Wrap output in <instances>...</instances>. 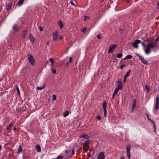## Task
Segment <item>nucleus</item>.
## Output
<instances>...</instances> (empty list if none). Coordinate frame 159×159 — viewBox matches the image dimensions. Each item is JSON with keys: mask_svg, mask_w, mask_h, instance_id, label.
Listing matches in <instances>:
<instances>
[{"mask_svg": "<svg viewBox=\"0 0 159 159\" xmlns=\"http://www.w3.org/2000/svg\"><path fill=\"white\" fill-rule=\"evenodd\" d=\"M89 140H87V141H86L84 142L83 146H84L85 147L87 148H89Z\"/></svg>", "mask_w": 159, "mask_h": 159, "instance_id": "obj_14", "label": "nucleus"}, {"mask_svg": "<svg viewBox=\"0 0 159 159\" xmlns=\"http://www.w3.org/2000/svg\"><path fill=\"white\" fill-rule=\"evenodd\" d=\"M11 3H10L9 4H8V5L6 6V9L7 10H8L9 9H10V7H11Z\"/></svg>", "mask_w": 159, "mask_h": 159, "instance_id": "obj_25", "label": "nucleus"}, {"mask_svg": "<svg viewBox=\"0 0 159 159\" xmlns=\"http://www.w3.org/2000/svg\"><path fill=\"white\" fill-rule=\"evenodd\" d=\"M123 56V55L121 53H120V54H117L116 55V57L118 58H120V57H122V56Z\"/></svg>", "mask_w": 159, "mask_h": 159, "instance_id": "obj_31", "label": "nucleus"}, {"mask_svg": "<svg viewBox=\"0 0 159 159\" xmlns=\"http://www.w3.org/2000/svg\"><path fill=\"white\" fill-rule=\"evenodd\" d=\"M127 77L126 76V75H125L124 77V80L123 81V82L125 83V82Z\"/></svg>", "mask_w": 159, "mask_h": 159, "instance_id": "obj_39", "label": "nucleus"}, {"mask_svg": "<svg viewBox=\"0 0 159 159\" xmlns=\"http://www.w3.org/2000/svg\"><path fill=\"white\" fill-rule=\"evenodd\" d=\"M62 39V36L61 35H60V37L59 38V39L60 40H61Z\"/></svg>", "mask_w": 159, "mask_h": 159, "instance_id": "obj_49", "label": "nucleus"}, {"mask_svg": "<svg viewBox=\"0 0 159 159\" xmlns=\"http://www.w3.org/2000/svg\"><path fill=\"white\" fill-rule=\"evenodd\" d=\"M45 86V84H44L43 86H40V87H39V86H38V87H37V90H42V89H43L44 88Z\"/></svg>", "mask_w": 159, "mask_h": 159, "instance_id": "obj_19", "label": "nucleus"}, {"mask_svg": "<svg viewBox=\"0 0 159 159\" xmlns=\"http://www.w3.org/2000/svg\"><path fill=\"white\" fill-rule=\"evenodd\" d=\"M157 8L158 9H159V3H158L157 4Z\"/></svg>", "mask_w": 159, "mask_h": 159, "instance_id": "obj_55", "label": "nucleus"}, {"mask_svg": "<svg viewBox=\"0 0 159 159\" xmlns=\"http://www.w3.org/2000/svg\"><path fill=\"white\" fill-rule=\"evenodd\" d=\"M74 149H73L72 151V155H74Z\"/></svg>", "mask_w": 159, "mask_h": 159, "instance_id": "obj_51", "label": "nucleus"}, {"mask_svg": "<svg viewBox=\"0 0 159 159\" xmlns=\"http://www.w3.org/2000/svg\"><path fill=\"white\" fill-rule=\"evenodd\" d=\"M127 155L128 157V158L129 159H130V152H127Z\"/></svg>", "mask_w": 159, "mask_h": 159, "instance_id": "obj_34", "label": "nucleus"}, {"mask_svg": "<svg viewBox=\"0 0 159 159\" xmlns=\"http://www.w3.org/2000/svg\"><path fill=\"white\" fill-rule=\"evenodd\" d=\"M155 45L152 43H150L146 46V48L144 49L145 53L147 54H149L151 51V49L155 48Z\"/></svg>", "mask_w": 159, "mask_h": 159, "instance_id": "obj_1", "label": "nucleus"}, {"mask_svg": "<svg viewBox=\"0 0 159 159\" xmlns=\"http://www.w3.org/2000/svg\"><path fill=\"white\" fill-rule=\"evenodd\" d=\"M139 58L140 60L141 61V62L145 64V65H147L148 63V61L146 60V59H144L143 57H141V56H139Z\"/></svg>", "mask_w": 159, "mask_h": 159, "instance_id": "obj_9", "label": "nucleus"}, {"mask_svg": "<svg viewBox=\"0 0 159 159\" xmlns=\"http://www.w3.org/2000/svg\"><path fill=\"white\" fill-rule=\"evenodd\" d=\"M126 1L127 2V3H129V0H126Z\"/></svg>", "mask_w": 159, "mask_h": 159, "instance_id": "obj_56", "label": "nucleus"}, {"mask_svg": "<svg viewBox=\"0 0 159 159\" xmlns=\"http://www.w3.org/2000/svg\"><path fill=\"white\" fill-rule=\"evenodd\" d=\"M65 152H66V153H67L68 152V151H65Z\"/></svg>", "mask_w": 159, "mask_h": 159, "instance_id": "obj_59", "label": "nucleus"}, {"mask_svg": "<svg viewBox=\"0 0 159 159\" xmlns=\"http://www.w3.org/2000/svg\"><path fill=\"white\" fill-rule=\"evenodd\" d=\"M97 37L98 39H101V37L100 36V34H98L97 35Z\"/></svg>", "mask_w": 159, "mask_h": 159, "instance_id": "obj_46", "label": "nucleus"}, {"mask_svg": "<svg viewBox=\"0 0 159 159\" xmlns=\"http://www.w3.org/2000/svg\"><path fill=\"white\" fill-rule=\"evenodd\" d=\"M135 54L137 56H138L139 57V56H140L139 55L137 54V53H136Z\"/></svg>", "mask_w": 159, "mask_h": 159, "instance_id": "obj_57", "label": "nucleus"}, {"mask_svg": "<svg viewBox=\"0 0 159 159\" xmlns=\"http://www.w3.org/2000/svg\"><path fill=\"white\" fill-rule=\"evenodd\" d=\"M22 148L21 146V145H20L19 147V148H18V149L17 153H20V152H22Z\"/></svg>", "mask_w": 159, "mask_h": 159, "instance_id": "obj_22", "label": "nucleus"}, {"mask_svg": "<svg viewBox=\"0 0 159 159\" xmlns=\"http://www.w3.org/2000/svg\"><path fill=\"white\" fill-rule=\"evenodd\" d=\"M150 121H151V123H152L153 125H154V122H153V120H151V119H150Z\"/></svg>", "mask_w": 159, "mask_h": 159, "instance_id": "obj_52", "label": "nucleus"}, {"mask_svg": "<svg viewBox=\"0 0 159 159\" xmlns=\"http://www.w3.org/2000/svg\"><path fill=\"white\" fill-rule=\"evenodd\" d=\"M68 62H66V66H67V65H68Z\"/></svg>", "mask_w": 159, "mask_h": 159, "instance_id": "obj_62", "label": "nucleus"}, {"mask_svg": "<svg viewBox=\"0 0 159 159\" xmlns=\"http://www.w3.org/2000/svg\"><path fill=\"white\" fill-rule=\"evenodd\" d=\"M117 46V45L115 44L111 45L109 47L108 52L109 53H111L113 51Z\"/></svg>", "mask_w": 159, "mask_h": 159, "instance_id": "obj_4", "label": "nucleus"}, {"mask_svg": "<svg viewBox=\"0 0 159 159\" xmlns=\"http://www.w3.org/2000/svg\"><path fill=\"white\" fill-rule=\"evenodd\" d=\"M159 37H157V38H156V41H158L159 40Z\"/></svg>", "mask_w": 159, "mask_h": 159, "instance_id": "obj_53", "label": "nucleus"}, {"mask_svg": "<svg viewBox=\"0 0 159 159\" xmlns=\"http://www.w3.org/2000/svg\"><path fill=\"white\" fill-rule=\"evenodd\" d=\"M105 158V155L103 152H100L98 156V159H104Z\"/></svg>", "mask_w": 159, "mask_h": 159, "instance_id": "obj_10", "label": "nucleus"}, {"mask_svg": "<svg viewBox=\"0 0 159 159\" xmlns=\"http://www.w3.org/2000/svg\"><path fill=\"white\" fill-rule=\"evenodd\" d=\"M132 56L130 55H128L126 56V57L125 58V59H130L132 57Z\"/></svg>", "mask_w": 159, "mask_h": 159, "instance_id": "obj_24", "label": "nucleus"}, {"mask_svg": "<svg viewBox=\"0 0 159 159\" xmlns=\"http://www.w3.org/2000/svg\"><path fill=\"white\" fill-rule=\"evenodd\" d=\"M49 41H48L46 43V44H48H48H49Z\"/></svg>", "mask_w": 159, "mask_h": 159, "instance_id": "obj_61", "label": "nucleus"}, {"mask_svg": "<svg viewBox=\"0 0 159 159\" xmlns=\"http://www.w3.org/2000/svg\"><path fill=\"white\" fill-rule=\"evenodd\" d=\"M87 19L89 20V17H88V16H84V20H85V21H86Z\"/></svg>", "mask_w": 159, "mask_h": 159, "instance_id": "obj_41", "label": "nucleus"}, {"mask_svg": "<svg viewBox=\"0 0 159 159\" xmlns=\"http://www.w3.org/2000/svg\"><path fill=\"white\" fill-rule=\"evenodd\" d=\"M86 29V28H83L81 30L82 32H84Z\"/></svg>", "mask_w": 159, "mask_h": 159, "instance_id": "obj_37", "label": "nucleus"}, {"mask_svg": "<svg viewBox=\"0 0 159 159\" xmlns=\"http://www.w3.org/2000/svg\"><path fill=\"white\" fill-rule=\"evenodd\" d=\"M80 138H85V139H88L89 138V136L88 135L86 134H82L80 136Z\"/></svg>", "mask_w": 159, "mask_h": 159, "instance_id": "obj_17", "label": "nucleus"}, {"mask_svg": "<svg viewBox=\"0 0 159 159\" xmlns=\"http://www.w3.org/2000/svg\"><path fill=\"white\" fill-rule=\"evenodd\" d=\"M125 66V64H122V65H121L120 66V69H123V68H124V67Z\"/></svg>", "mask_w": 159, "mask_h": 159, "instance_id": "obj_38", "label": "nucleus"}, {"mask_svg": "<svg viewBox=\"0 0 159 159\" xmlns=\"http://www.w3.org/2000/svg\"><path fill=\"white\" fill-rule=\"evenodd\" d=\"M53 39L54 41H57L58 37V34L57 32L56 31L52 33Z\"/></svg>", "mask_w": 159, "mask_h": 159, "instance_id": "obj_5", "label": "nucleus"}, {"mask_svg": "<svg viewBox=\"0 0 159 159\" xmlns=\"http://www.w3.org/2000/svg\"><path fill=\"white\" fill-rule=\"evenodd\" d=\"M27 32V31L26 30H24L23 31L22 33V36H23L24 37H25Z\"/></svg>", "mask_w": 159, "mask_h": 159, "instance_id": "obj_26", "label": "nucleus"}, {"mask_svg": "<svg viewBox=\"0 0 159 159\" xmlns=\"http://www.w3.org/2000/svg\"><path fill=\"white\" fill-rule=\"evenodd\" d=\"M24 0H20L18 2V4L19 6L21 5L24 2Z\"/></svg>", "mask_w": 159, "mask_h": 159, "instance_id": "obj_23", "label": "nucleus"}, {"mask_svg": "<svg viewBox=\"0 0 159 159\" xmlns=\"http://www.w3.org/2000/svg\"><path fill=\"white\" fill-rule=\"evenodd\" d=\"M83 148L84 151L85 152H87L88 150V148H87V147H84V146H83Z\"/></svg>", "mask_w": 159, "mask_h": 159, "instance_id": "obj_28", "label": "nucleus"}, {"mask_svg": "<svg viewBox=\"0 0 159 159\" xmlns=\"http://www.w3.org/2000/svg\"><path fill=\"white\" fill-rule=\"evenodd\" d=\"M35 147L37 149V151L38 152H41V147L39 144H36L35 146Z\"/></svg>", "mask_w": 159, "mask_h": 159, "instance_id": "obj_13", "label": "nucleus"}, {"mask_svg": "<svg viewBox=\"0 0 159 159\" xmlns=\"http://www.w3.org/2000/svg\"><path fill=\"white\" fill-rule=\"evenodd\" d=\"M159 96L158 95L157 96V97L156 98V103L155 106V110H157V109L159 108Z\"/></svg>", "mask_w": 159, "mask_h": 159, "instance_id": "obj_8", "label": "nucleus"}, {"mask_svg": "<svg viewBox=\"0 0 159 159\" xmlns=\"http://www.w3.org/2000/svg\"><path fill=\"white\" fill-rule=\"evenodd\" d=\"M118 90H119V89H118V88L116 87V88L114 90V94L116 95V93H118Z\"/></svg>", "mask_w": 159, "mask_h": 159, "instance_id": "obj_29", "label": "nucleus"}, {"mask_svg": "<svg viewBox=\"0 0 159 159\" xmlns=\"http://www.w3.org/2000/svg\"><path fill=\"white\" fill-rule=\"evenodd\" d=\"M117 88L119 90H121L122 89V82L121 80H119L117 82Z\"/></svg>", "mask_w": 159, "mask_h": 159, "instance_id": "obj_6", "label": "nucleus"}, {"mask_svg": "<svg viewBox=\"0 0 159 159\" xmlns=\"http://www.w3.org/2000/svg\"><path fill=\"white\" fill-rule=\"evenodd\" d=\"M131 146L130 144L126 146V152H130V148Z\"/></svg>", "mask_w": 159, "mask_h": 159, "instance_id": "obj_18", "label": "nucleus"}, {"mask_svg": "<svg viewBox=\"0 0 159 159\" xmlns=\"http://www.w3.org/2000/svg\"><path fill=\"white\" fill-rule=\"evenodd\" d=\"M13 129L14 130H16V127H14L13 128Z\"/></svg>", "mask_w": 159, "mask_h": 159, "instance_id": "obj_58", "label": "nucleus"}, {"mask_svg": "<svg viewBox=\"0 0 159 159\" xmlns=\"http://www.w3.org/2000/svg\"><path fill=\"white\" fill-rule=\"evenodd\" d=\"M107 107V102L106 101H103L102 103V107L103 109L104 115L105 117H107V111L106 109Z\"/></svg>", "mask_w": 159, "mask_h": 159, "instance_id": "obj_3", "label": "nucleus"}, {"mask_svg": "<svg viewBox=\"0 0 159 159\" xmlns=\"http://www.w3.org/2000/svg\"><path fill=\"white\" fill-rule=\"evenodd\" d=\"M29 38L30 41L32 43H33L35 41V39L31 34H30Z\"/></svg>", "mask_w": 159, "mask_h": 159, "instance_id": "obj_11", "label": "nucleus"}, {"mask_svg": "<svg viewBox=\"0 0 159 159\" xmlns=\"http://www.w3.org/2000/svg\"><path fill=\"white\" fill-rule=\"evenodd\" d=\"M124 157H123L120 158V159H124Z\"/></svg>", "mask_w": 159, "mask_h": 159, "instance_id": "obj_60", "label": "nucleus"}, {"mask_svg": "<svg viewBox=\"0 0 159 159\" xmlns=\"http://www.w3.org/2000/svg\"><path fill=\"white\" fill-rule=\"evenodd\" d=\"M142 45H143V46H144V47H145V48H146V45L145 44H144V42H142Z\"/></svg>", "mask_w": 159, "mask_h": 159, "instance_id": "obj_45", "label": "nucleus"}, {"mask_svg": "<svg viewBox=\"0 0 159 159\" xmlns=\"http://www.w3.org/2000/svg\"><path fill=\"white\" fill-rule=\"evenodd\" d=\"M146 115L147 116V119H148V120H151V119H149V115H148V114H147V113H146Z\"/></svg>", "mask_w": 159, "mask_h": 159, "instance_id": "obj_44", "label": "nucleus"}, {"mask_svg": "<svg viewBox=\"0 0 159 159\" xmlns=\"http://www.w3.org/2000/svg\"><path fill=\"white\" fill-rule=\"evenodd\" d=\"M158 91L159 92V86H158Z\"/></svg>", "mask_w": 159, "mask_h": 159, "instance_id": "obj_64", "label": "nucleus"}, {"mask_svg": "<svg viewBox=\"0 0 159 159\" xmlns=\"http://www.w3.org/2000/svg\"><path fill=\"white\" fill-rule=\"evenodd\" d=\"M16 90H17V93H18V95H20V91H19V90L18 87H16Z\"/></svg>", "mask_w": 159, "mask_h": 159, "instance_id": "obj_43", "label": "nucleus"}, {"mask_svg": "<svg viewBox=\"0 0 159 159\" xmlns=\"http://www.w3.org/2000/svg\"><path fill=\"white\" fill-rule=\"evenodd\" d=\"M58 24L59 26L60 29L62 28L64 26L63 24L62 21L61 20H59L58 22Z\"/></svg>", "mask_w": 159, "mask_h": 159, "instance_id": "obj_15", "label": "nucleus"}, {"mask_svg": "<svg viewBox=\"0 0 159 159\" xmlns=\"http://www.w3.org/2000/svg\"><path fill=\"white\" fill-rule=\"evenodd\" d=\"M51 70L52 72V73H54V74H55V73H56V70L55 69L52 68L51 69Z\"/></svg>", "mask_w": 159, "mask_h": 159, "instance_id": "obj_30", "label": "nucleus"}, {"mask_svg": "<svg viewBox=\"0 0 159 159\" xmlns=\"http://www.w3.org/2000/svg\"><path fill=\"white\" fill-rule=\"evenodd\" d=\"M2 149V146L0 145V150H1Z\"/></svg>", "mask_w": 159, "mask_h": 159, "instance_id": "obj_63", "label": "nucleus"}, {"mask_svg": "<svg viewBox=\"0 0 159 159\" xmlns=\"http://www.w3.org/2000/svg\"><path fill=\"white\" fill-rule=\"evenodd\" d=\"M27 56L29 62L31 65H34L35 63V62L32 55L29 54H28Z\"/></svg>", "mask_w": 159, "mask_h": 159, "instance_id": "obj_2", "label": "nucleus"}, {"mask_svg": "<svg viewBox=\"0 0 159 159\" xmlns=\"http://www.w3.org/2000/svg\"><path fill=\"white\" fill-rule=\"evenodd\" d=\"M18 27L17 25L16 24H14L12 26V29L14 31H17L18 30Z\"/></svg>", "mask_w": 159, "mask_h": 159, "instance_id": "obj_16", "label": "nucleus"}, {"mask_svg": "<svg viewBox=\"0 0 159 159\" xmlns=\"http://www.w3.org/2000/svg\"><path fill=\"white\" fill-rule=\"evenodd\" d=\"M130 71H131V70H129V71L126 72V74H125V75H126V77H128V76H129V74Z\"/></svg>", "mask_w": 159, "mask_h": 159, "instance_id": "obj_32", "label": "nucleus"}, {"mask_svg": "<svg viewBox=\"0 0 159 159\" xmlns=\"http://www.w3.org/2000/svg\"><path fill=\"white\" fill-rule=\"evenodd\" d=\"M96 118L98 120H100L101 119V117L99 115H98L96 116Z\"/></svg>", "mask_w": 159, "mask_h": 159, "instance_id": "obj_40", "label": "nucleus"}, {"mask_svg": "<svg viewBox=\"0 0 159 159\" xmlns=\"http://www.w3.org/2000/svg\"><path fill=\"white\" fill-rule=\"evenodd\" d=\"M136 105V99H134V102L133 104L132 105V110H131V111H133L134 109L135 108V106Z\"/></svg>", "mask_w": 159, "mask_h": 159, "instance_id": "obj_12", "label": "nucleus"}, {"mask_svg": "<svg viewBox=\"0 0 159 159\" xmlns=\"http://www.w3.org/2000/svg\"><path fill=\"white\" fill-rule=\"evenodd\" d=\"M145 87L147 91V92H148L149 90V88L148 85H146L145 86Z\"/></svg>", "mask_w": 159, "mask_h": 159, "instance_id": "obj_33", "label": "nucleus"}, {"mask_svg": "<svg viewBox=\"0 0 159 159\" xmlns=\"http://www.w3.org/2000/svg\"><path fill=\"white\" fill-rule=\"evenodd\" d=\"M115 94H114V93H113V94L112 95V98H114V97L115 96Z\"/></svg>", "mask_w": 159, "mask_h": 159, "instance_id": "obj_54", "label": "nucleus"}, {"mask_svg": "<svg viewBox=\"0 0 159 159\" xmlns=\"http://www.w3.org/2000/svg\"><path fill=\"white\" fill-rule=\"evenodd\" d=\"M13 124L11 123L9 124V126L7 127V129L9 130L10 129L12 128V126Z\"/></svg>", "mask_w": 159, "mask_h": 159, "instance_id": "obj_27", "label": "nucleus"}, {"mask_svg": "<svg viewBox=\"0 0 159 159\" xmlns=\"http://www.w3.org/2000/svg\"><path fill=\"white\" fill-rule=\"evenodd\" d=\"M140 43H141V41L140 40H135L133 43L134 47L135 48H137L138 47V44Z\"/></svg>", "mask_w": 159, "mask_h": 159, "instance_id": "obj_7", "label": "nucleus"}, {"mask_svg": "<svg viewBox=\"0 0 159 159\" xmlns=\"http://www.w3.org/2000/svg\"><path fill=\"white\" fill-rule=\"evenodd\" d=\"M53 101L56 100V96L55 94H53L52 95Z\"/></svg>", "mask_w": 159, "mask_h": 159, "instance_id": "obj_36", "label": "nucleus"}, {"mask_svg": "<svg viewBox=\"0 0 159 159\" xmlns=\"http://www.w3.org/2000/svg\"><path fill=\"white\" fill-rule=\"evenodd\" d=\"M69 114V111H65L64 112V113H63V116L64 117H66Z\"/></svg>", "mask_w": 159, "mask_h": 159, "instance_id": "obj_20", "label": "nucleus"}, {"mask_svg": "<svg viewBox=\"0 0 159 159\" xmlns=\"http://www.w3.org/2000/svg\"><path fill=\"white\" fill-rule=\"evenodd\" d=\"M69 61L70 62H71L72 61V59L71 57H70L69 58Z\"/></svg>", "mask_w": 159, "mask_h": 159, "instance_id": "obj_48", "label": "nucleus"}, {"mask_svg": "<svg viewBox=\"0 0 159 159\" xmlns=\"http://www.w3.org/2000/svg\"><path fill=\"white\" fill-rule=\"evenodd\" d=\"M49 61L51 62L52 64H51V66H52L55 63L54 61L53 58H51L49 59Z\"/></svg>", "mask_w": 159, "mask_h": 159, "instance_id": "obj_21", "label": "nucleus"}, {"mask_svg": "<svg viewBox=\"0 0 159 159\" xmlns=\"http://www.w3.org/2000/svg\"><path fill=\"white\" fill-rule=\"evenodd\" d=\"M40 30V31H42L43 30V28H42V27H40L39 28Z\"/></svg>", "mask_w": 159, "mask_h": 159, "instance_id": "obj_47", "label": "nucleus"}, {"mask_svg": "<svg viewBox=\"0 0 159 159\" xmlns=\"http://www.w3.org/2000/svg\"><path fill=\"white\" fill-rule=\"evenodd\" d=\"M70 3L72 5H74V6H75V7H76V6L75 5V4H74V3L73 2H72V1H71L70 2Z\"/></svg>", "mask_w": 159, "mask_h": 159, "instance_id": "obj_50", "label": "nucleus"}, {"mask_svg": "<svg viewBox=\"0 0 159 159\" xmlns=\"http://www.w3.org/2000/svg\"><path fill=\"white\" fill-rule=\"evenodd\" d=\"M63 157L62 156H61V155H59V156H58L57 157V159H63Z\"/></svg>", "mask_w": 159, "mask_h": 159, "instance_id": "obj_35", "label": "nucleus"}, {"mask_svg": "<svg viewBox=\"0 0 159 159\" xmlns=\"http://www.w3.org/2000/svg\"><path fill=\"white\" fill-rule=\"evenodd\" d=\"M153 127L155 131H156V126L155 123H154V125H153Z\"/></svg>", "mask_w": 159, "mask_h": 159, "instance_id": "obj_42", "label": "nucleus"}]
</instances>
